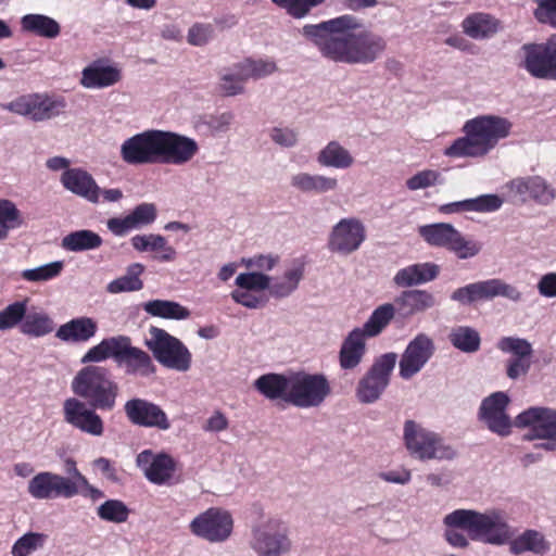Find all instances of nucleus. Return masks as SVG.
I'll use <instances>...</instances> for the list:
<instances>
[{"label": "nucleus", "instance_id": "obj_28", "mask_svg": "<svg viewBox=\"0 0 556 556\" xmlns=\"http://www.w3.org/2000/svg\"><path fill=\"white\" fill-rule=\"evenodd\" d=\"M122 79L121 70L97 60L81 71L80 85L86 89H103Z\"/></svg>", "mask_w": 556, "mask_h": 556}, {"label": "nucleus", "instance_id": "obj_2", "mask_svg": "<svg viewBox=\"0 0 556 556\" xmlns=\"http://www.w3.org/2000/svg\"><path fill=\"white\" fill-rule=\"evenodd\" d=\"M442 523L443 538L454 548H467L470 540L502 546L511 536L506 514L496 508L484 511L458 508L446 514Z\"/></svg>", "mask_w": 556, "mask_h": 556}, {"label": "nucleus", "instance_id": "obj_63", "mask_svg": "<svg viewBox=\"0 0 556 556\" xmlns=\"http://www.w3.org/2000/svg\"><path fill=\"white\" fill-rule=\"evenodd\" d=\"M279 262V257L271 254H260L249 258H242V263L248 268H254V271H270Z\"/></svg>", "mask_w": 556, "mask_h": 556}, {"label": "nucleus", "instance_id": "obj_6", "mask_svg": "<svg viewBox=\"0 0 556 556\" xmlns=\"http://www.w3.org/2000/svg\"><path fill=\"white\" fill-rule=\"evenodd\" d=\"M248 545L255 556H286L293 547L283 522L263 513L251 525Z\"/></svg>", "mask_w": 556, "mask_h": 556}, {"label": "nucleus", "instance_id": "obj_53", "mask_svg": "<svg viewBox=\"0 0 556 556\" xmlns=\"http://www.w3.org/2000/svg\"><path fill=\"white\" fill-rule=\"evenodd\" d=\"M97 514L102 520L122 523L127 520L129 509L119 500H108L97 508Z\"/></svg>", "mask_w": 556, "mask_h": 556}, {"label": "nucleus", "instance_id": "obj_9", "mask_svg": "<svg viewBox=\"0 0 556 556\" xmlns=\"http://www.w3.org/2000/svg\"><path fill=\"white\" fill-rule=\"evenodd\" d=\"M418 233L428 244L444 248L455 253L460 260L475 257L482 249L480 242L466 238L458 229L448 223L420 226Z\"/></svg>", "mask_w": 556, "mask_h": 556}, {"label": "nucleus", "instance_id": "obj_54", "mask_svg": "<svg viewBox=\"0 0 556 556\" xmlns=\"http://www.w3.org/2000/svg\"><path fill=\"white\" fill-rule=\"evenodd\" d=\"M46 539L47 535L43 533L28 532L13 544L11 554L12 556H29L43 546Z\"/></svg>", "mask_w": 556, "mask_h": 556}, {"label": "nucleus", "instance_id": "obj_7", "mask_svg": "<svg viewBox=\"0 0 556 556\" xmlns=\"http://www.w3.org/2000/svg\"><path fill=\"white\" fill-rule=\"evenodd\" d=\"M403 440L409 455L419 460H452L457 456L455 447L440 434L414 420L405 421Z\"/></svg>", "mask_w": 556, "mask_h": 556}, {"label": "nucleus", "instance_id": "obj_43", "mask_svg": "<svg viewBox=\"0 0 556 556\" xmlns=\"http://www.w3.org/2000/svg\"><path fill=\"white\" fill-rule=\"evenodd\" d=\"M239 76L242 79H263L276 72L278 65L273 59H245L235 65Z\"/></svg>", "mask_w": 556, "mask_h": 556}, {"label": "nucleus", "instance_id": "obj_25", "mask_svg": "<svg viewBox=\"0 0 556 556\" xmlns=\"http://www.w3.org/2000/svg\"><path fill=\"white\" fill-rule=\"evenodd\" d=\"M435 303V296L431 292L422 289H410L395 296L392 304L400 316L409 318L431 309Z\"/></svg>", "mask_w": 556, "mask_h": 556}, {"label": "nucleus", "instance_id": "obj_60", "mask_svg": "<svg viewBox=\"0 0 556 556\" xmlns=\"http://www.w3.org/2000/svg\"><path fill=\"white\" fill-rule=\"evenodd\" d=\"M233 70V73L226 72L220 76L219 87L225 96H237L244 91L243 81L247 79H242L238 71L235 67Z\"/></svg>", "mask_w": 556, "mask_h": 556}, {"label": "nucleus", "instance_id": "obj_27", "mask_svg": "<svg viewBox=\"0 0 556 556\" xmlns=\"http://www.w3.org/2000/svg\"><path fill=\"white\" fill-rule=\"evenodd\" d=\"M60 182L68 192L88 202L97 201L98 184L88 170L81 167H73L62 173Z\"/></svg>", "mask_w": 556, "mask_h": 556}, {"label": "nucleus", "instance_id": "obj_17", "mask_svg": "<svg viewBox=\"0 0 556 556\" xmlns=\"http://www.w3.org/2000/svg\"><path fill=\"white\" fill-rule=\"evenodd\" d=\"M435 352L433 339L424 332L415 336L406 345L399 361V375L408 380L422 370Z\"/></svg>", "mask_w": 556, "mask_h": 556}, {"label": "nucleus", "instance_id": "obj_20", "mask_svg": "<svg viewBox=\"0 0 556 556\" xmlns=\"http://www.w3.org/2000/svg\"><path fill=\"white\" fill-rule=\"evenodd\" d=\"M157 130L151 129L127 138L121 146V157L129 165L159 163Z\"/></svg>", "mask_w": 556, "mask_h": 556}, {"label": "nucleus", "instance_id": "obj_22", "mask_svg": "<svg viewBox=\"0 0 556 556\" xmlns=\"http://www.w3.org/2000/svg\"><path fill=\"white\" fill-rule=\"evenodd\" d=\"M515 426L530 428V431L525 434L527 440L556 435V410L547 407H530L516 417Z\"/></svg>", "mask_w": 556, "mask_h": 556}, {"label": "nucleus", "instance_id": "obj_62", "mask_svg": "<svg viewBox=\"0 0 556 556\" xmlns=\"http://www.w3.org/2000/svg\"><path fill=\"white\" fill-rule=\"evenodd\" d=\"M131 245L139 252L156 251L164 248V237L161 235H137L131 238Z\"/></svg>", "mask_w": 556, "mask_h": 556}, {"label": "nucleus", "instance_id": "obj_48", "mask_svg": "<svg viewBox=\"0 0 556 556\" xmlns=\"http://www.w3.org/2000/svg\"><path fill=\"white\" fill-rule=\"evenodd\" d=\"M64 268L62 261H53L20 273L21 279L30 283H41L59 277Z\"/></svg>", "mask_w": 556, "mask_h": 556}, {"label": "nucleus", "instance_id": "obj_36", "mask_svg": "<svg viewBox=\"0 0 556 556\" xmlns=\"http://www.w3.org/2000/svg\"><path fill=\"white\" fill-rule=\"evenodd\" d=\"M305 266L301 262H293L283 274L273 278L270 282V295L276 299L290 296L304 278Z\"/></svg>", "mask_w": 556, "mask_h": 556}, {"label": "nucleus", "instance_id": "obj_47", "mask_svg": "<svg viewBox=\"0 0 556 556\" xmlns=\"http://www.w3.org/2000/svg\"><path fill=\"white\" fill-rule=\"evenodd\" d=\"M24 225L21 211L16 205L5 199L0 200V241L8 239L12 229L20 228Z\"/></svg>", "mask_w": 556, "mask_h": 556}, {"label": "nucleus", "instance_id": "obj_64", "mask_svg": "<svg viewBox=\"0 0 556 556\" xmlns=\"http://www.w3.org/2000/svg\"><path fill=\"white\" fill-rule=\"evenodd\" d=\"M270 139L282 148H293L299 141V134L291 128H273L269 135Z\"/></svg>", "mask_w": 556, "mask_h": 556}, {"label": "nucleus", "instance_id": "obj_31", "mask_svg": "<svg viewBox=\"0 0 556 556\" xmlns=\"http://www.w3.org/2000/svg\"><path fill=\"white\" fill-rule=\"evenodd\" d=\"M506 544H508L509 552L513 555L532 553L542 556L551 549V543L545 535L533 529H527L514 539L511 535Z\"/></svg>", "mask_w": 556, "mask_h": 556}, {"label": "nucleus", "instance_id": "obj_15", "mask_svg": "<svg viewBox=\"0 0 556 556\" xmlns=\"http://www.w3.org/2000/svg\"><path fill=\"white\" fill-rule=\"evenodd\" d=\"M97 410L99 409L74 396L66 399L62 407L63 419L67 425L91 437H102L104 421Z\"/></svg>", "mask_w": 556, "mask_h": 556}, {"label": "nucleus", "instance_id": "obj_8", "mask_svg": "<svg viewBox=\"0 0 556 556\" xmlns=\"http://www.w3.org/2000/svg\"><path fill=\"white\" fill-rule=\"evenodd\" d=\"M153 357L163 367L178 372H187L192 365V354L188 346L165 329L151 326L144 341Z\"/></svg>", "mask_w": 556, "mask_h": 556}, {"label": "nucleus", "instance_id": "obj_55", "mask_svg": "<svg viewBox=\"0 0 556 556\" xmlns=\"http://www.w3.org/2000/svg\"><path fill=\"white\" fill-rule=\"evenodd\" d=\"M497 348L505 353H511L515 358L530 359L533 350L529 341L521 338L504 337L498 343Z\"/></svg>", "mask_w": 556, "mask_h": 556}, {"label": "nucleus", "instance_id": "obj_3", "mask_svg": "<svg viewBox=\"0 0 556 556\" xmlns=\"http://www.w3.org/2000/svg\"><path fill=\"white\" fill-rule=\"evenodd\" d=\"M513 123L501 115H480L467 121L464 137L456 139L444 150L450 157H482L489 154L501 140L511 134Z\"/></svg>", "mask_w": 556, "mask_h": 556}, {"label": "nucleus", "instance_id": "obj_12", "mask_svg": "<svg viewBox=\"0 0 556 556\" xmlns=\"http://www.w3.org/2000/svg\"><path fill=\"white\" fill-rule=\"evenodd\" d=\"M497 296L519 302L522 299V293L517 287L500 278H492L458 288L452 293L451 299L463 305H471L480 301H491Z\"/></svg>", "mask_w": 556, "mask_h": 556}, {"label": "nucleus", "instance_id": "obj_49", "mask_svg": "<svg viewBox=\"0 0 556 556\" xmlns=\"http://www.w3.org/2000/svg\"><path fill=\"white\" fill-rule=\"evenodd\" d=\"M123 363L126 365L127 372L131 375L149 377L155 372V365L150 355L139 348L130 350Z\"/></svg>", "mask_w": 556, "mask_h": 556}, {"label": "nucleus", "instance_id": "obj_21", "mask_svg": "<svg viewBox=\"0 0 556 556\" xmlns=\"http://www.w3.org/2000/svg\"><path fill=\"white\" fill-rule=\"evenodd\" d=\"M125 414L128 420L140 427L168 430L170 422L165 412L156 404L144 399H130L125 403Z\"/></svg>", "mask_w": 556, "mask_h": 556}, {"label": "nucleus", "instance_id": "obj_35", "mask_svg": "<svg viewBox=\"0 0 556 556\" xmlns=\"http://www.w3.org/2000/svg\"><path fill=\"white\" fill-rule=\"evenodd\" d=\"M21 30L46 39H55L61 34V25L53 17L41 13H28L21 17Z\"/></svg>", "mask_w": 556, "mask_h": 556}, {"label": "nucleus", "instance_id": "obj_58", "mask_svg": "<svg viewBox=\"0 0 556 556\" xmlns=\"http://www.w3.org/2000/svg\"><path fill=\"white\" fill-rule=\"evenodd\" d=\"M35 93L22 94L2 104V109L20 116H31Z\"/></svg>", "mask_w": 556, "mask_h": 556}, {"label": "nucleus", "instance_id": "obj_56", "mask_svg": "<svg viewBox=\"0 0 556 556\" xmlns=\"http://www.w3.org/2000/svg\"><path fill=\"white\" fill-rule=\"evenodd\" d=\"M441 182V174L434 169H424L405 181V186L410 191L424 190L434 187Z\"/></svg>", "mask_w": 556, "mask_h": 556}, {"label": "nucleus", "instance_id": "obj_59", "mask_svg": "<svg viewBox=\"0 0 556 556\" xmlns=\"http://www.w3.org/2000/svg\"><path fill=\"white\" fill-rule=\"evenodd\" d=\"M214 29L211 24L195 23L189 30L187 41L191 46H205L213 38Z\"/></svg>", "mask_w": 556, "mask_h": 556}, {"label": "nucleus", "instance_id": "obj_37", "mask_svg": "<svg viewBox=\"0 0 556 556\" xmlns=\"http://www.w3.org/2000/svg\"><path fill=\"white\" fill-rule=\"evenodd\" d=\"M254 387L268 400H281L289 404V391L291 388V372L289 375L266 374L258 377Z\"/></svg>", "mask_w": 556, "mask_h": 556}, {"label": "nucleus", "instance_id": "obj_23", "mask_svg": "<svg viewBox=\"0 0 556 556\" xmlns=\"http://www.w3.org/2000/svg\"><path fill=\"white\" fill-rule=\"evenodd\" d=\"M136 464L150 482L159 485L169 481L176 469L175 460L169 455L165 453L155 454L150 450L139 453Z\"/></svg>", "mask_w": 556, "mask_h": 556}, {"label": "nucleus", "instance_id": "obj_5", "mask_svg": "<svg viewBox=\"0 0 556 556\" xmlns=\"http://www.w3.org/2000/svg\"><path fill=\"white\" fill-rule=\"evenodd\" d=\"M534 17L539 23L556 27V0H534ZM523 66L538 79L556 80V35L546 42L523 46Z\"/></svg>", "mask_w": 556, "mask_h": 556}, {"label": "nucleus", "instance_id": "obj_30", "mask_svg": "<svg viewBox=\"0 0 556 556\" xmlns=\"http://www.w3.org/2000/svg\"><path fill=\"white\" fill-rule=\"evenodd\" d=\"M404 520L405 513L401 507L387 505L380 508L377 517L371 519L368 526L375 535L387 538L402 532Z\"/></svg>", "mask_w": 556, "mask_h": 556}, {"label": "nucleus", "instance_id": "obj_32", "mask_svg": "<svg viewBox=\"0 0 556 556\" xmlns=\"http://www.w3.org/2000/svg\"><path fill=\"white\" fill-rule=\"evenodd\" d=\"M366 352V338L361 328H354L344 339L340 352L339 362L343 369L356 368Z\"/></svg>", "mask_w": 556, "mask_h": 556}, {"label": "nucleus", "instance_id": "obj_24", "mask_svg": "<svg viewBox=\"0 0 556 556\" xmlns=\"http://www.w3.org/2000/svg\"><path fill=\"white\" fill-rule=\"evenodd\" d=\"M157 216V208L153 203H141L125 217H112L106 222L108 229L115 237H124L129 231L141 229L154 223Z\"/></svg>", "mask_w": 556, "mask_h": 556}, {"label": "nucleus", "instance_id": "obj_1", "mask_svg": "<svg viewBox=\"0 0 556 556\" xmlns=\"http://www.w3.org/2000/svg\"><path fill=\"white\" fill-rule=\"evenodd\" d=\"M359 26L356 17L342 15L316 25H305L302 34L324 56L346 64L368 65L384 52L387 42L372 31L352 33Z\"/></svg>", "mask_w": 556, "mask_h": 556}, {"label": "nucleus", "instance_id": "obj_14", "mask_svg": "<svg viewBox=\"0 0 556 556\" xmlns=\"http://www.w3.org/2000/svg\"><path fill=\"white\" fill-rule=\"evenodd\" d=\"M159 164L185 165L198 153V142L188 136L157 130Z\"/></svg>", "mask_w": 556, "mask_h": 556}, {"label": "nucleus", "instance_id": "obj_61", "mask_svg": "<svg viewBox=\"0 0 556 556\" xmlns=\"http://www.w3.org/2000/svg\"><path fill=\"white\" fill-rule=\"evenodd\" d=\"M110 357H114L121 362L129 354V351L135 346H131L130 339L125 336L112 337L104 339Z\"/></svg>", "mask_w": 556, "mask_h": 556}, {"label": "nucleus", "instance_id": "obj_42", "mask_svg": "<svg viewBox=\"0 0 556 556\" xmlns=\"http://www.w3.org/2000/svg\"><path fill=\"white\" fill-rule=\"evenodd\" d=\"M142 308L147 314L163 319L182 320L191 315L186 306L169 300H151L144 302Z\"/></svg>", "mask_w": 556, "mask_h": 556}, {"label": "nucleus", "instance_id": "obj_26", "mask_svg": "<svg viewBox=\"0 0 556 556\" xmlns=\"http://www.w3.org/2000/svg\"><path fill=\"white\" fill-rule=\"evenodd\" d=\"M508 188L515 194L539 202L540 204L547 205L555 199L556 192L542 177H518L509 181Z\"/></svg>", "mask_w": 556, "mask_h": 556}, {"label": "nucleus", "instance_id": "obj_38", "mask_svg": "<svg viewBox=\"0 0 556 556\" xmlns=\"http://www.w3.org/2000/svg\"><path fill=\"white\" fill-rule=\"evenodd\" d=\"M97 330V323L92 318L84 316L61 325L55 337L63 342H87L94 337Z\"/></svg>", "mask_w": 556, "mask_h": 556}, {"label": "nucleus", "instance_id": "obj_19", "mask_svg": "<svg viewBox=\"0 0 556 556\" xmlns=\"http://www.w3.org/2000/svg\"><path fill=\"white\" fill-rule=\"evenodd\" d=\"M509 396L502 391L494 392L483 399L479 408L480 421L493 433L507 437L511 432L513 421L507 414Z\"/></svg>", "mask_w": 556, "mask_h": 556}, {"label": "nucleus", "instance_id": "obj_41", "mask_svg": "<svg viewBox=\"0 0 556 556\" xmlns=\"http://www.w3.org/2000/svg\"><path fill=\"white\" fill-rule=\"evenodd\" d=\"M65 109L64 98L48 93H35L30 119L33 122L52 119L63 114Z\"/></svg>", "mask_w": 556, "mask_h": 556}, {"label": "nucleus", "instance_id": "obj_16", "mask_svg": "<svg viewBox=\"0 0 556 556\" xmlns=\"http://www.w3.org/2000/svg\"><path fill=\"white\" fill-rule=\"evenodd\" d=\"M365 240L364 223L356 217H346L332 227L328 238V249L332 253L350 255L357 251Z\"/></svg>", "mask_w": 556, "mask_h": 556}, {"label": "nucleus", "instance_id": "obj_57", "mask_svg": "<svg viewBox=\"0 0 556 556\" xmlns=\"http://www.w3.org/2000/svg\"><path fill=\"white\" fill-rule=\"evenodd\" d=\"M273 2L286 9L293 17L301 18L325 0H273Z\"/></svg>", "mask_w": 556, "mask_h": 556}, {"label": "nucleus", "instance_id": "obj_50", "mask_svg": "<svg viewBox=\"0 0 556 556\" xmlns=\"http://www.w3.org/2000/svg\"><path fill=\"white\" fill-rule=\"evenodd\" d=\"M452 344L466 353H472L480 348V336L473 328L460 326L452 329L450 333Z\"/></svg>", "mask_w": 556, "mask_h": 556}, {"label": "nucleus", "instance_id": "obj_34", "mask_svg": "<svg viewBox=\"0 0 556 556\" xmlns=\"http://www.w3.org/2000/svg\"><path fill=\"white\" fill-rule=\"evenodd\" d=\"M500 27V22L492 15L476 12L466 16L462 22L465 35L475 40H484L493 37Z\"/></svg>", "mask_w": 556, "mask_h": 556}, {"label": "nucleus", "instance_id": "obj_39", "mask_svg": "<svg viewBox=\"0 0 556 556\" xmlns=\"http://www.w3.org/2000/svg\"><path fill=\"white\" fill-rule=\"evenodd\" d=\"M504 203V199L498 194L486 193L476 198L466 199L463 201L450 203L443 207L446 213H454L458 211L478 212V213H493L498 211Z\"/></svg>", "mask_w": 556, "mask_h": 556}, {"label": "nucleus", "instance_id": "obj_4", "mask_svg": "<svg viewBox=\"0 0 556 556\" xmlns=\"http://www.w3.org/2000/svg\"><path fill=\"white\" fill-rule=\"evenodd\" d=\"M71 389L75 397L101 412H112L116 407L121 391L112 372L96 365L78 370L71 382Z\"/></svg>", "mask_w": 556, "mask_h": 556}, {"label": "nucleus", "instance_id": "obj_46", "mask_svg": "<svg viewBox=\"0 0 556 556\" xmlns=\"http://www.w3.org/2000/svg\"><path fill=\"white\" fill-rule=\"evenodd\" d=\"M54 329V323L47 313L25 314L21 332L28 337L40 338L51 333Z\"/></svg>", "mask_w": 556, "mask_h": 556}, {"label": "nucleus", "instance_id": "obj_13", "mask_svg": "<svg viewBox=\"0 0 556 556\" xmlns=\"http://www.w3.org/2000/svg\"><path fill=\"white\" fill-rule=\"evenodd\" d=\"M233 529V519L229 511L208 508L190 522V530L195 535L211 543L227 541Z\"/></svg>", "mask_w": 556, "mask_h": 556}, {"label": "nucleus", "instance_id": "obj_44", "mask_svg": "<svg viewBox=\"0 0 556 556\" xmlns=\"http://www.w3.org/2000/svg\"><path fill=\"white\" fill-rule=\"evenodd\" d=\"M102 238L89 229L70 232L62 238L61 247L70 252L96 250L102 245Z\"/></svg>", "mask_w": 556, "mask_h": 556}, {"label": "nucleus", "instance_id": "obj_40", "mask_svg": "<svg viewBox=\"0 0 556 556\" xmlns=\"http://www.w3.org/2000/svg\"><path fill=\"white\" fill-rule=\"evenodd\" d=\"M318 164L323 167L348 169L353 166L355 159L349 149L339 141H329L317 154Z\"/></svg>", "mask_w": 556, "mask_h": 556}, {"label": "nucleus", "instance_id": "obj_51", "mask_svg": "<svg viewBox=\"0 0 556 556\" xmlns=\"http://www.w3.org/2000/svg\"><path fill=\"white\" fill-rule=\"evenodd\" d=\"M28 300L15 301L0 311V330L5 331L23 324Z\"/></svg>", "mask_w": 556, "mask_h": 556}, {"label": "nucleus", "instance_id": "obj_11", "mask_svg": "<svg viewBox=\"0 0 556 556\" xmlns=\"http://www.w3.org/2000/svg\"><path fill=\"white\" fill-rule=\"evenodd\" d=\"M397 362L394 352L379 356L368 371L358 380L356 397L362 404L376 403L390 384L391 374Z\"/></svg>", "mask_w": 556, "mask_h": 556}, {"label": "nucleus", "instance_id": "obj_29", "mask_svg": "<svg viewBox=\"0 0 556 556\" xmlns=\"http://www.w3.org/2000/svg\"><path fill=\"white\" fill-rule=\"evenodd\" d=\"M290 186L301 193L325 194L337 191L339 180L323 174L298 172L290 177Z\"/></svg>", "mask_w": 556, "mask_h": 556}, {"label": "nucleus", "instance_id": "obj_18", "mask_svg": "<svg viewBox=\"0 0 556 556\" xmlns=\"http://www.w3.org/2000/svg\"><path fill=\"white\" fill-rule=\"evenodd\" d=\"M28 494L38 501L54 500L60 496L71 498L78 494L77 483L67 477L41 471L35 475L27 484Z\"/></svg>", "mask_w": 556, "mask_h": 556}, {"label": "nucleus", "instance_id": "obj_52", "mask_svg": "<svg viewBox=\"0 0 556 556\" xmlns=\"http://www.w3.org/2000/svg\"><path fill=\"white\" fill-rule=\"evenodd\" d=\"M273 277L261 271H249L239 274L235 283L238 288L247 291H265L270 292V282Z\"/></svg>", "mask_w": 556, "mask_h": 556}, {"label": "nucleus", "instance_id": "obj_45", "mask_svg": "<svg viewBox=\"0 0 556 556\" xmlns=\"http://www.w3.org/2000/svg\"><path fill=\"white\" fill-rule=\"evenodd\" d=\"M395 307L392 303H384L378 306L364 324L361 331L364 338H371L380 334L395 315Z\"/></svg>", "mask_w": 556, "mask_h": 556}, {"label": "nucleus", "instance_id": "obj_10", "mask_svg": "<svg viewBox=\"0 0 556 556\" xmlns=\"http://www.w3.org/2000/svg\"><path fill=\"white\" fill-rule=\"evenodd\" d=\"M330 393L331 388L325 375L291 372V388L288 393L290 405L298 408L318 407Z\"/></svg>", "mask_w": 556, "mask_h": 556}, {"label": "nucleus", "instance_id": "obj_33", "mask_svg": "<svg viewBox=\"0 0 556 556\" xmlns=\"http://www.w3.org/2000/svg\"><path fill=\"white\" fill-rule=\"evenodd\" d=\"M439 266L433 263H420L400 269L393 277V282L399 288H409L426 283L435 279Z\"/></svg>", "mask_w": 556, "mask_h": 556}]
</instances>
